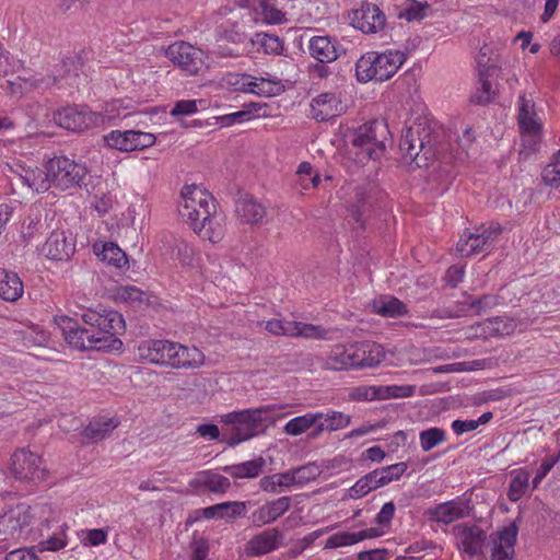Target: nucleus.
<instances>
[{
    "label": "nucleus",
    "instance_id": "43",
    "mask_svg": "<svg viewBox=\"0 0 560 560\" xmlns=\"http://www.w3.org/2000/svg\"><path fill=\"white\" fill-rule=\"evenodd\" d=\"M266 108V105L249 103L248 105H245L242 110L224 115L220 119L223 126L229 127L235 124L248 121L255 117L264 116Z\"/></svg>",
    "mask_w": 560,
    "mask_h": 560
},
{
    "label": "nucleus",
    "instance_id": "39",
    "mask_svg": "<svg viewBox=\"0 0 560 560\" xmlns=\"http://www.w3.org/2000/svg\"><path fill=\"white\" fill-rule=\"evenodd\" d=\"M259 487L262 491L273 494L295 489L289 469L262 477Z\"/></svg>",
    "mask_w": 560,
    "mask_h": 560
},
{
    "label": "nucleus",
    "instance_id": "30",
    "mask_svg": "<svg viewBox=\"0 0 560 560\" xmlns=\"http://www.w3.org/2000/svg\"><path fill=\"white\" fill-rule=\"evenodd\" d=\"M308 52L322 63L332 62L339 56L338 44L329 36H313L308 42Z\"/></svg>",
    "mask_w": 560,
    "mask_h": 560
},
{
    "label": "nucleus",
    "instance_id": "52",
    "mask_svg": "<svg viewBox=\"0 0 560 560\" xmlns=\"http://www.w3.org/2000/svg\"><path fill=\"white\" fill-rule=\"evenodd\" d=\"M422 451L429 452L446 441V432L441 428H430L419 433Z\"/></svg>",
    "mask_w": 560,
    "mask_h": 560
},
{
    "label": "nucleus",
    "instance_id": "6",
    "mask_svg": "<svg viewBox=\"0 0 560 560\" xmlns=\"http://www.w3.org/2000/svg\"><path fill=\"white\" fill-rule=\"evenodd\" d=\"M516 121L522 142L521 154L537 152L541 142L544 125L532 94L520 93L516 102Z\"/></svg>",
    "mask_w": 560,
    "mask_h": 560
},
{
    "label": "nucleus",
    "instance_id": "10",
    "mask_svg": "<svg viewBox=\"0 0 560 560\" xmlns=\"http://www.w3.org/2000/svg\"><path fill=\"white\" fill-rule=\"evenodd\" d=\"M228 83L235 91L252 93L260 97L277 96L284 91L282 81L276 77L264 78L247 73H236L229 77Z\"/></svg>",
    "mask_w": 560,
    "mask_h": 560
},
{
    "label": "nucleus",
    "instance_id": "56",
    "mask_svg": "<svg viewBox=\"0 0 560 560\" xmlns=\"http://www.w3.org/2000/svg\"><path fill=\"white\" fill-rule=\"evenodd\" d=\"M430 4L428 2H420L410 0L400 12L399 16L406 19L408 22L421 21L428 15Z\"/></svg>",
    "mask_w": 560,
    "mask_h": 560
},
{
    "label": "nucleus",
    "instance_id": "1",
    "mask_svg": "<svg viewBox=\"0 0 560 560\" xmlns=\"http://www.w3.org/2000/svg\"><path fill=\"white\" fill-rule=\"evenodd\" d=\"M126 329L122 315L114 310L79 307L72 311V348L79 350H120L117 337Z\"/></svg>",
    "mask_w": 560,
    "mask_h": 560
},
{
    "label": "nucleus",
    "instance_id": "61",
    "mask_svg": "<svg viewBox=\"0 0 560 560\" xmlns=\"http://www.w3.org/2000/svg\"><path fill=\"white\" fill-rule=\"evenodd\" d=\"M92 176L90 175L89 168L84 164H79L72 161V184L84 188L90 191L89 186Z\"/></svg>",
    "mask_w": 560,
    "mask_h": 560
},
{
    "label": "nucleus",
    "instance_id": "3",
    "mask_svg": "<svg viewBox=\"0 0 560 560\" xmlns=\"http://www.w3.org/2000/svg\"><path fill=\"white\" fill-rule=\"evenodd\" d=\"M385 359L384 348L373 341H351L335 345L326 358V366L334 371L375 368Z\"/></svg>",
    "mask_w": 560,
    "mask_h": 560
},
{
    "label": "nucleus",
    "instance_id": "28",
    "mask_svg": "<svg viewBox=\"0 0 560 560\" xmlns=\"http://www.w3.org/2000/svg\"><path fill=\"white\" fill-rule=\"evenodd\" d=\"M515 319L506 316L488 318L478 324V335L485 339L503 338L514 334L516 329Z\"/></svg>",
    "mask_w": 560,
    "mask_h": 560
},
{
    "label": "nucleus",
    "instance_id": "62",
    "mask_svg": "<svg viewBox=\"0 0 560 560\" xmlns=\"http://www.w3.org/2000/svg\"><path fill=\"white\" fill-rule=\"evenodd\" d=\"M20 67V61L14 60L8 50L2 49L0 44V79L16 72Z\"/></svg>",
    "mask_w": 560,
    "mask_h": 560
},
{
    "label": "nucleus",
    "instance_id": "32",
    "mask_svg": "<svg viewBox=\"0 0 560 560\" xmlns=\"http://www.w3.org/2000/svg\"><path fill=\"white\" fill-rule=\"evenodd\" d=\"M468 510L467 502L457 499L436 505L431 515L438 522L450 524L468 515Z\"/></svg>",
    "mask_w": 560,
    "mask_h": 560
},
{
    "label": "nucleus",
    "instance_id": "48",
    "mask_svg": "<svg viewBox=\"0 0 560 560\" xmlns=\"http://www.w3.org/2000/svg\"><path fill=\"white\" fill-rule=\"evenodd\" d=\"M407 468H408V466L404 462L396 463V464H393V465H389L386 467L377 468V469L373 470V472L375 475L374 478H376L378 486L381 488V487H384V486L390 483L392 481L399 480L400 477L407 470Z\"/></svg>",
    "mask_w": 560,
    "mask_h": 560
},
{
    "label": "nucleus",
    "instance_id": "2",
    "mask_svg": "<svg viewBox=\"0 0 560 560\" xmlns=\"http://www.w3.org/2000/svg\"><path fill=\"white\" fill-rule=\"evenodd\" d=\"M277 405H266L232 411L221 416V422L229 425L230 433H223L224 440L231 446H236L265 432L268 424L273 423L280 409Z\"/></svg>",
    "mask_w": 560,
    "mask_h": 560
},
{
    "label": "nucleus",
    "instance_id": "37",
    "mask_svg": "<svg viewBox=\"0 0 560 560\" xmlns=\"http://www.w3.org/2000/svg\"><path fill=\"white\" fill-rule=\"evenodd\" d=\"M322 416L317 422V430H313L312 435L318 436L324 431H338L347 428L351 423V416L341 411L329 410L327 412L317 411Z\"/></svg>",
    "mask_w": 560,
    "mask_h": 560
},
{
    "label": "nucleus",
    "instance_id": "27",
    "mask_svg": "<svg viewBox=\"0 0 560 560\" xmlns=\"http://www.w3.org/2000/svg\"><path fill=\"white\" fill-rule=\"evenodd\" d=\"M237 219L244 224H259L266 217V208L253 196H241L235 205Z\"/></svg>",
    "mask_w": 560,
    "mask_h": 560
},
{
    "label": "nucleus",
    "instance_id": "7",
    "mask_svg": "<svg viewBox=\"0 0 560 560\" xmlns=\"http://www.w3.org/2000/svg\"><path fill=\"white\" fill-rule=\"evenodd\" d=\"M384 129L385 126L380 121H372L359 127L350 139L349 159L359 165H365L369 161L380 159L385 151V144L378 138V131H384Z\"/></svg>",
    "mask_w": 560,
    "mask_h": 560
},
{
    "label": "nucleus",
    "instance_id": "33",
    "mask_svg": "<svg viewBox=\"0 0 560 560\" xmlns=\"http://www.w3.org/2000/svg\"><path fill=\"white\" fill-rule=\"evenodd\" d=\"M478 65L480 88L472 94L471 101L476 104H487L491 102L495 95L490 78L498 71V67L495 65L482 66L480 60Z\"/></svg>",
    "mask_w": 560,
    "mask_h": 560
},
{
    "label": "nucleus",
    "instance_id": "11",
    "mask_svg": "<svg viewBox=\"0 0 560 560\" xmlns=\"http://www.w3.org/2000/svg\"><path fill=\"white\" fill-rule=\"evenodd\" d=\"M165 56L187 74H198L206 66V54L202 49L187 42H175L165 50Z\"/></svg>",
    "mask_w": 560,
    "mask_h": 560
},
{
    "label": "nucleus",
    "instance_id": "34",
    "mask_svg": "<svg viewBox=\"0 0 560 560\" xmlns=\"http://www.w3.org/2000/svg\"><path fill=\"white\" fill-rule=\"evenodd\" d=\"M24 292V285L18 273L0 268V299L18 301Z\"/></svg>",
    "mask_w": 560,
    "mask_h": 560
},
{
    "label": "nucleus",
    "instance_id": "29",
    "mask_svg": "<svg viewBox=\"0 0 560 560\" xmlns=\"http://www.w3.org/2000/svg\"><path fill=\"white\" fill-rule=\"evenodd\" d=\"M517 539V527L512 524L499 532L493 541L491 560H514V546Z\"/></svg>",
    "mask_w": 560,
    "mask_h": 560
},
{
    "label": "nucleus",
    "instance_id": "23",
    "mask_svg": "<svg viewBox=\"0 0 560 560\" xmlns=\"http://www.w3.org/2000/svg\"><path fill=\"white\" fill-rule=\"evenodd\" d=\"M454 535L457 547L469 557L481 552L486 535L478 526L457 525Z\"/></svg>",
    "mask_w": 560,
    "mask_h": 560
},
{
    "label": "nucleus",
    "instance_id": "44",
    "mask_svg": "<svg viewBox=\"0 0 560 560\" xmlns=\"http://www.w3.org/2000/svg\"><path fill=\"white\" fill-rule=\"evenodd\" d=\"M257 14L262 23L268 25H280L288 22L287 13L278 8L276 0H260Z\"/></svg>",
    "mask_w": 560,
    "mask_h": 560
},
{
    "label": "nucleus",
    "instance_id": "38",
    "mask_svg": "<svg viewBox=\"0 0 560 560\" xmlns=\"http://www.w3.org/2000/svg\"><path fill=\"white\" fill-rule=\"evenodd\" d=\"M203 516L210 518H235L243 516L246 513V502L241 501H228L218 503L202 510Z\"/></svg>",
    "mask_w": 560,
    "mask_h": 560
},
{
    "label": "nucleus",
    "instance_id": "58",
    "mask_svg": "<svg viewBox=\"0 0 560 560\" xmlns=\"http://www.w3.org/2000/svg\"><path fill=\"white\" fill-rule=\"evenodd\" d=\"M348 398L351 401L378 400L377 385H359L349 388Z\"/></svg>",
    "mask_w": 560,
    "mask_h": 560
},
{
    "label": "nucleus",
    "instance_id": "40",
    "mask_svg": "<svg viewBox=\"0 0 560 560\" xmlns=\"http://www.w3.org/2000/svg\"><path fill=\"white\" fill-rule=\"evenodd\" d=\"M320 418L322 416L317 412H307L303 416L294 417L284 424L283 432L290 436H298L312 428L317 430V422Z\"/></svg>",
    "mask_w": 560,
    "mask_h": 560
},
{
    "label": "nucleus",
    "instance_id": "9",
    "mask_svg": "<svg viewBox=\"0 0 560 560\" xmlns=\"http://www.w3.org/2000/svg\"><path fill=\"white\" fill-rule=\"evenodd\" d=\"M502 228L491 222L487 226L477 229L475 233H464L457 242L456 249L463 257L488 253L494 246Z\"/></svg>",
    "mask_w": 560,
    "mask_h": 560
},
{
    "label": "nucleus",
    "instance_id": "64",
    "mask_svg": "<svg viewBox=\"0 0 560 560\" xmlns=\"http://www.w3.org/2000/svg\"><path fill=\"white\" fill-rule=\"evenodd\" d=\"M354 533L341 532L329 536L325 542V548H338L354 545Z\"/></svg>",
    "mask_w": 560,
    "mask_h": 560
},
{
    "label": "nucleus",
    "instance_id": "55",
    "mask_svg": "<svg viewBox=\"0 0 560 560\" xmlns=\"http://www.w3.org/2000/svg\"><path fill=\"white\" fill-rule=\"evenodd\" d=\"M374 472L371 471L365 476L361 477L350 489L349 494L353 499H359L365 497L372 490H376L380 488L376 478H374Z\"/></svg>",
    "mask_w": 560,
    "mask_h": 560
},
{
    "label": "nucleus",
    "instance_id": "45",
    "mask_svg": "<svg viewBox=\"0 0 560 560\" xmlns=\"http://www.w3.org/2000/svg\"><path fill=\"white\" fill-rule=\"evenodd\" d=\"M266 465V462L262 457H258L252 460H247L234 466H231L229 468H225L229 474L233 478L243 479V478H256L260 475L264 467Z\"/></svg>",
    "mask_w": 560,
    "mask_h": 560
},
{
    "label": "nucleus",
    "instance_id": "59",
    "mask_svg": "<svg viewBox=\"0 0 560 560\" xmlns=\"http://www.w3.org/2000/svg\"><path fill=\"white\" fill-rule=\"evenodd\" d=\"M541 178L545 185L559 189L560 188V161H551L547 164L542 172Z\"/></svg>",
    "mask_w": 560,
    "mask_h": 560
},
{
    "label": "nucleus",
    "instance_id": "51",
    "mask_svg": "<svg viewBox=\"0 0 560 560\" xmlns=\"http://www.w3.org/2000/svg\"><path fill=\"white\" fill-rule=\"evenodd\" d=\"M67 525H58L56 530L38 542L40 551H58L67 545Z\"/></svg>",
    "mask_w": 560,
    "mask_h": 560
},
{
    "label": "nucleus",
    "instance_id": "25",
    "mask_svg": "<svg viewBox=\"0 0 560 560\" xmlns=\"http://www.w3.org/2000/svg\"><path fill=\"white\" fill-rule=\"evenodd\" d=\"M93 253L107 267L117 271H126L129 268L127 254L113 242H95Z\"/></svg>",
    "mask_w": 560,
    "mask_h": 560
},
{
    "label": "nucleus",
    "instance_id": "54",
    "mask_svg": "<svg viewBox=\"0 0 560 560\" xmlns=\"http://www.w3.org/2000/svg\"><path fill=\"white\" fill-rule=\"evenodd\" d=\"M255 43L268 55H282L284 50L283 40L277 35L257 33Z\"/></svg>",
    "mask_w": 560,
    "mask_h": 560
},
{
    "label": "nucleus",
    "instance_id": "53",
    "mask_svg": "<svg viewBox=\"0 0 560 560\" xmlns=\"http://www.w3.org/2000/svg\"><path fill=\"white\" fill-rule=\"evenodd\" d=\"M492 412L482 413L478 419L460 420L456 419L452 422L451 428L456 435L477 430L480 425L488 423L492 419Z\"/></svg>",
    "mask_w": 560,
    "mask_h": 560
},
{
    "label": "nucleus",
    "instance_id": "17",
    "mask_svg": "<svg viewBox=\"0 0 560 560\" xmlns=\"http://www.w3.org/2000/svg\"><path fill=\"white\" fill-rule=\"evenodd\" d=\"M351 25L364 34H375L384 30L386 16L376 4L363 3L350 14Z\"/></svg>",
    "mask_w": 560,
    "mask_h": 560
},
{
    "label": "nucleus",
    "instance_id": "16",
    "mask_svg": "<svg viewBox=\"0 0 560 560\" xmlns=\"http://www.w3.org/2000/svg\"><path fill=\"white\" fill-rule=\"evenodd\" d=\"M190 229L201 240L208 241L211 244H218L224 238L226 233V217L215 207L208 214L199 219L198 222H194Z\"/></svg>",
    "mask_w": 560,
    "mask_h": 560
},
{
    "label": "nucleus",
    "instance_id": "49",
    "mask_svg": "<svg viewBox=\"0 0 560 560\" xmlns=\"http://www.w3.org/2000/svg\"><path fill=\"white\" fill-rule=\"evenodd\" d=\"M415 393L416 386L413 385H377L378 400L408 398L413 396Z\"/></svg>",
    "mask_w": 560,
    "mask_h": 560
},
{
    "label": "nucleus",
    "instance_id": "41",
    "mask_svg": "<svg viewBox=\"0 0 560 560\" xmlns=\"http://www.w3.org/2000/svg\"><path fill=\"white\" fill-rule=\"evenodd\" d=\"M110 298L118 303L139 306L148 302V294L135 285H119L110 290Z\"/></svg>",
    "mask_w": 560,
    "mask_h": 560
},
{
    "label": "nucleus",
    "instance_id": "42",
    "mask_svg": "<svg viewBox=\"0 0 560 560\" xmlns=\"http://www.w3.org/2000/svg\"><path fill=\"white\" fill-rule=\"evenodd\" d=\"M511 481L508 491V498L512 502L521 500L528 490L530 471L526 468L513 469L511 472Z\"/></svg>",
    "mask_w": 560,
    "mask_h": 560
},
{
    "label": "nucleus",
    "instance_id": "60",
    "mask_svg": "<svg viewBox=\"0 0 560 560\" xmlns=\"http://www.w3.org/2000/svg\"><path fill=\"white\" fill-rule=\"evenodd\" d=\"M294 320L270 319L265 323V329L271 335L292 337Z\"/></svg>",
    "mask_w": 560,
    "mask_h": 560
},
{
    "label": "nucleus",
    "instance_id": "15",
    "mask_svg": "<svg viewBox=\"0 0 560 560\" xmlns=\"http://www.w3.org/2000/svg\"><path fill=\"white\" fill-rule=\"evenodd\" d=\"M346 113L341 93L336 91L323 92L313 97L310 103V115L319 122L328 121Z\"/></svg>",
    "mask_w": 560,
    "mask_h": 560
},
{
    "label": "nucleus",
    "instance_id": "5",
    "mask_svg": "<svg viewBox=\"0 0 560 560\" xmlns=\"http://www.w3.org/2000/svg\"><path fill=\"white\" fill-rule=\"evenodd\" d=\"M407 56L398 49L368 51L355 62V75L359 82H384L393 78L406 62Z\"/></svg>",
    "mask_w": 560,
    "mask_h": 560
},
{
    "label": "nucleus",
    "instance_id": "46",
    "mask_svg": "<svg viewBox=\"0 0 560 560\" xmlns=\"http://www.w3.org/2000/svg\"><path fill=\"white\" fill-rule=\"evenodd\" d=\"M289 470L295 489L303 488L316 480L322 474L320 467L315 463H308Z\"/></svg>",
    "mask_w": 560,
    "mask_h": 560
},
{
    "label": "nucleus",
    "instance_id": "20",
    "mask_svg": "<svg viewBox=\"0 0 560 560\" xmlns=\"http://www.w3.org/2000/svg\"><path fill=\"white\" fill-rule=\"evenodd\" d=\"M110 113L109 107H106L104 114L92 112L88 106L72 107V132H82L110 124L114 119Z\"/></svg>",
    "mask_w": 560,
    "mask_h": 560
},
{
    "label": "nucleus",
    "instance_id": "63",
    "mask_svg": "<svg viewBox=\"0 0 560 560\" xmlns=\"http://www.w3.org/2000/svg\"><path fill=\"white\" fill-rule=\"evenodd\" d=\"M296 173L302 179L301 186L303 189H307V188H310V186L316 187L320 182V178L317 174L314 176H311L312 175V165L308 162H302L299 165Z\"/></svg>",
    "mask_w": 560,
    "mask_h": 560
},
{
    "label": "nucleus",
    "instance_id": "14",
    "mask_svg": "<svg viewBox=\"0 0 560 560\" xmlns=\"http://www.w3.org/2000/svg\"><path fill=\"white\" fill-rule=\"evenodd\" d=\"M28 505L19 504L0 516V535L2 540H19L32 521Z\"/></svg>",
    "mask_w": 560,
    "mask_h": 560
},
{
    "label": "nucleus",
    "instance_id": "24",
    "mask_svg": "<svg viewBox=\"0 0 560 560\" xmlns=\"http://www.w3.org/2000/svg\"><path fill=\"white\" fill-rule=\"evenodd\" d=\"M119 419L109 416H97L80 433L83 444H92L108 438L119 425Z\"/></svg>",
    "mask_w": 560,
    "mask_h": 560
},
{
    "label": "nucleus",
    "instance_id": "19",
    "mask_svg": "<svg viewBox=\"0 0 560 560\" xmlns=\"http://www.w3.org/2000/svg\"><path fill=\"white\" fill-rule=\"evenodd\" d=\"M174 341L166 339H149L139 343L137 353L139 359L156 365H171V353Z\"/></svg>",
    "mask_w": 560,
    "mask_h": 560
},
{
    "label": "nucleus",
    "instance_id": "4",
    "mask_svg": "<svg viewBox=\"0 0 560 560\" xmlns=\"http://www.w3.org/2000/svg\"><path fill=\"white\" fill-rule=\"evenodd\" d=\"M433 122L424 115L406 121L399 149L416 163L418 167L430 166L435 158L433 142Z\"/></svg>",
    "mask_w": 560,
    "mask_h": 560
},
{
    "label": "nucleus",
    "instance_id": "22",
    "mask_svg": "<svg viewBox=\"0 0 560 560\" xmlns=\"http://www.w3.org/2000/svg\"><path fill=\"white\" fill-rule=\"evenodd\" d=\"M291 503V497L287 495L268 501L250 514V521L257 527L271 524L290 510Z\"/></svg>",
    "mask_w": 560,
    "mask_h": 560
},
{
    "label": "nucleus",
    "instance_id": "12",
    "mask_svg": "<svg viewBox=\"0 0 560 560\" xmlns=\"http://www.w3.org/2000/svg\"><path fill=\"white\" fill-rule=\"evenodd\" d=\"M156 138L151 132L139 130H112L104 136V142L120 152L143 150L154 145Z\"/></svg>",
    "mask_w": 560,
    "mask_h": 560
},
{
    "label": "nucleus",
    "instance_id": "50",
    "mask_svg": "<svg viewBox=\"0 0 560 560\" xmlns=\"http://www.w3.org/2000/svg\"><path fill=\"white\" fill-rule=\"evenodd\" d=\"M23 182L37 192H44L50 188L48 179V170L34 168L25 172L22 176Z\"/></svg>",
    "mask_w": 560,
    "mask_h": 560
},
{
    "label": "nucleus",
    "instance_id": "57",
    "mask_svg": "<svg viewBox=\"0 0 560 560\" xmlns=\"http://www.w3.org/2000/svg\"><path fill=\"white\" fill-rule=\"evenodd\" d=\"M196 254L194 245L184 240L177 241L173 249V257L186 267L194 266Z\"/></svg>",
    "mask_w": 560,
    "mask_h": 560
},
{
    "label": "nucleus",
    "instance_id": "26",
    "mask_svg": "<svg viewBox=\"0 0 560 560\" xmlns=\"http://www.w3.org/2000/svg\"><path fill=\"white\" fill-rule=\"evenodd\" d=\"M172 348L170 368L197 369L205 363V354L197 347H187L174 341Z\"/></svg>",
    "mask_w": 560,
    "mask_h": 560
},
{
    "label": "nucleus",
    "instance_id": "21",
    "mask_svg": "<svg viewBox=\"0 0 560 560\" xmlns=\"http://www.w3.org/2000/svg\"><path fill=\"white\" fill-rule=\"evenodd\" d=\"M283 538L278 528H268L254 535L244 547V551L249 557H258L277 550L281 546Z\"/></svg>",
    "mask_w": 560,
    "mask_h": 560
},
{
    "label": "nucleus",
    "instance_id": "47",
    "mask_svg": "<svg viewBox=\"0 0 560 560\" xmlns=\"http://www.w3.org/2000/svg\"><path fill=\"white\" fill-rule=\"evenodd\" d=\"M292 337H302L306 339L315 340H329V330L324 328L322 325L306 324L302 322H295L293 325Z\"/></svg>",
    "mask_w": 560,
    "mask_h": 560
},
{
    "label": "nucleus",
    "instance_id": "8",
    "mask_svg": "<svg viewBox=\"0 0 560 560\" xmlns=\"http://www.w3.org/2000/svg\"><path fill=\"white\" fill-rule=\"evenodd\" d=\"M215 207V199L202 187L196 184L183 186L178 202V213L189 228Z\"/></svg>",
    "mask_w": 560,
    "mask_h": 560
},
{
    "label": "nucleus",
    "instance_id": "36",
    "mask_svg": "<svg viewBox=\"0 0 560 560\" xmlns=\"http://www.w3.org/2000/svg\"><path fill=\"white\" fill-rule=\"evenodd\" d=\"M372 311L383 317H400L407 315L406 305L395 296L382 295L374 299L371 304Z\"/></svg>",
    "mask_w": 560,
    "mask_h": 560
},
{
    "label": "nucleus",
    "instance_id": "31",
    "mask_svg": "<svg viewBox=\"0 0 560 560\" xmlns=\"http://www.w3.org/2000/svg\"><path fill=\"white\" fill-rule=\"evenodd\" d=\"M50 188L67 190L70 187V162L66 156H56L46 163Z\"/></svg>",
    "mask_w": 560,
    "mask_h": 560
},
{
    "label": "nucleus",
    "instance_id": "35",
    "mask_svg": "<svg viewBox=\"0 0 560 560\" xmlns=\"http://www.w3.org/2000/svg\"><path fill=\"white\" fill-rule=\"evenodd\" d=\"M43 252L51 260L68 261L70 258L68 252L67 235L65 231H54L47 238Z\"/></svg>",
    "mask_w": 560,
    "mask_h": 560
},
{
    "label": "nucleus",
    "instance_id": "13",
    "mask_svg": "<svg viewBox=\"0 0 560 560\" xmlns=\"http://www.w3.org/2000/svg\"><path fill=\"white\" fill-rule=\"evenodd\" d=\"M11 470L16 479L33 482L44 480L46 475L42 457L25 448L18 450L12 455Z\"/></svg>",
    "mask_w": 560,
    "mask_h": 560
},
{
    "label": "nucleus",
    "instance_id": "18",
    "mask_svg": "<svg viewBox=\"0 0 560 560\" xmlns=\"http://www.w3.org/2000/svg\"><path fill=\"white\" fill-rule=\"evenodd\" d=\"M188 485L196 494H224L231 488V481L228 477L211 469L198 471L195 477L189 480Z\"/></svg>",
    "mask_w": 560,
    "mask_h": 560
}]
</instances>
